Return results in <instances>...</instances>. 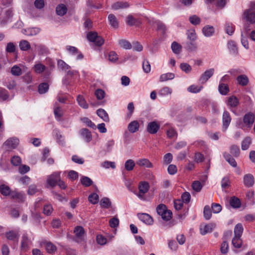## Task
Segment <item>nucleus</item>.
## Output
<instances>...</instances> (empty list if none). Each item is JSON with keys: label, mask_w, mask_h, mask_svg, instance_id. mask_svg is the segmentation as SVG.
<instances>
[{"label": "nucleus", "mask_w": 255, "mask_h": 255, "mask_svg": "<svg viewBox=\"0 0 255 255\" xmlns=\"http://www.w3.org/2000/svg\"><path fill=\"white\" fill-rule=\"evenodd\" d=\"M242 19L245 22L244 30L248 33L251 29L250 25L255 24V11L253 8L245 10L243 13Z\"/></svg>", "instance_id": "nucleus-1"}, {"label": "nucleus", "mask_w": 255, "mask_h": 255, "mask_svg": "<svg viewBox=\"0 0 255 255\" xmlns=\"http://www.w3.org/2000/svg\"><path fill=\"white\" fill-rule=\"evenodd\" d=\"M255 121V115L252 113L249 112L246 114L243 118V121L239 123V127L243 130L250 128Z\"/></svg>", "instance_id": "nucleus-2"}, {"label": "nucleus", "mask_w": 255, "mask_h": 255, "mask_svg": "<svg viewBox=\"0 0 255 255\" xmlns=\"http://www.w3.org/2000/svg\"><path fill=\"white\" fill-rule=\"evenodd\" d=\"M87 39L97 46H101L104 42L103 38L99 36L96 32H89L87 35Z\"/></svg>", "instance_id": "nucleus-3"}, {"label": "nucleus", "mask_w": 255, "mask_h": 255, "mask_svg": "<svg viewBox=\"0 0 255 255\" xmlns=\"http://www.w3.org/2000/svg\"><path fill=\"white\" fill-rule=\"evenodd\" d=\"M60 178V172H56L49 175L47 179L48 185L51 187H54L57 183Z\"/></svg>", "instance_id": "nucleus-4"}, {"label": "nucleus", "mask_w": 255, "mask_h": 255, "mask_svg": "<svg viewBox=\"0 0 255 255\" xmlns=\"http://www.w3.org/2000/svg\"><path fill=\"white\" fill-rule=\"evenodd\" d=\"M19 144V140L16 137H11L7 139L3 143V145L7 149L15 148Z\"/></svg>", "instance_id": "nucleus-5"}, {"label": "nucleus", "mask_w": 255, "mask_h": 255, "mask_svg": "<svg viewBox=\"0 0 255 255\" xmlns=\"http://www.w3.org/2000/svg\"><path fill=\"white\" fill-rule=\"evenodd\" d=\"M214 73V69L210 68L206 70L199 78V82L201 84L205 83L208 79L212 76Z\"/></svg>", "instance_id": "nucleus-6"}, {"label": "nucleus", "mask_w": 255, "mask_h": 255, "mask_svg": "<svg viewBox=\"0 0 255 255\" xmlns=\"http://www.w3.org/2000/svg\"><path fill=\"white\" fill-rule=\"evenodd\" d=\"M75 240L77 242H81L84 240L85 231L82 227L77 226L75 228Z\"/></svg>", "instance_id": "nucleus-7"}, {"label": "nucleus", "mask_w": 255, "mask_h": 255, "mask_svg": "<svg viewBox=\"0 0 255 255\" xmlns=\"http://www.w3.org/2000/svg\"><path fill=\"white\" fill-rule=\"evenodd\" d=\"M160 125L156 122L153 121L147 124L146 129L149 133L155 134L158 131Z\"/></svg>", "instance_id": "nucleus-8"}, {"label": "nucleus", "mask_w": 255, "mask_h": 255, "mask_svg": "<svg viewBox=\"0 0 255 255\" xmlns=\"http://www.w3.org/2000/svg\"><path fill=\"white\" fill-rule=\"evenodd\" d=\"M137 216L140 221L147 225H151L153 223V218L148 214L140 213Z\"/></svg>", "instance_id": "nucleus-9"}, {"label": "nucleus", "mask_w": 255, "mask_h": 255, "mask_svg": "<svg viewBox=\"0 0 255 255\" xmlns=\"http://www.w3.org/2000/svg\"><path fill=\"white\" fill-rule=\"evenodd\" d=\"M243 183L247 187H252L255 183L254 176L250 173L245 174L243 177Z\"/></svg>", "instance_id": "nucleus-10"}, {"label": "nucleus", "mask_w": 255, "mask_h": 255, "mask_svg": "<svg viewBox=\"0 0 255 255\" xmlns=\"http://www.w3.org/2000/svg\"><path fill=\"white\" fill-rule=\"evenodd\" d=\"M66 48L70 54L73 55H77L76 58L77 60H81L83 59V54L80 52H79L78 49L76 47L68 45L66 46Z\"/></svg>", "instance_id": "nucleus-11"}, {"label": "nucleus", "mask_w": 255, "mask_h": 255, "mask_svg": "<svg viewBox=\"0 0 255 255\" xmlns=\"http://www.w3.org/2000/svg\"><path fill=\"white\" fill-rule=\"evenodd\" d=\"M215 224L214 223H209L206 225L200 226V233L204 235L208 233H211L215 228Z\"/></svg>", "instance_id": "nucleus-12"}, {"label": "nucleus", "mask_w": 255, "mask_h": 255, "mask_svg": "<svg viewBox=\"0 0 255 255\" xmlns=\"http://www.w3.org/2000/svg\"><path fill=\"white\" fill-rule=\"evenodd\" d=\"M223 128L224 130H226L231 122V118L229 113L225 111L223 114Z\"/></svg>", "instance_id": "nucleus-13"}, {"label": "nucleus", "mask_w": 255, "mask_h": 255, "mask_svg": "<svg viewBox=\"0 0 255 255\" xmlns=\"http://www.w3.org/2000/svg\"><path fill=\"white\" fill-rule=\"evenodd\" d=\"M80 133L82 137L87 142H90L92 139L91 132L87 128L82 129Z\"/></svg>", "instance_id": "nucleus-14"}, {"label": "nucleus", "mask_w": 255, "mask_h": 255, "mask_svg": "<svg viewBox=\"0 0 255 255\" xmlns=\"http://www.w3.org/2000/svg\"><path fill=\"white\" fill-rule=\"evenodd\" d=\"M46 66L40 62H36L32 69L36 74H41L46 70Z\"/></svg>", "instance_id": "nucleus-15"}, {"label": "nucleus", "mask_w": 255, "mask_h": 255, "mask_svg": "<svg viewBox=\"0 0 255 255\" xmlns=\"http://www.w3.org/2000/svg\"><path fill=\"white\" fill-rule=\"evenodd\" d=\"M20 66L14 65L11 68L10 73L12 75L19 76L22 74V68L20 66L26 68V67L22 64H20Z\"/></svg>", "instance_id": "nucleus-16"}, {"label": "nucleus", "mask_w": 255, "mask_h": 255, "mask_svg": "<svg viewBox=\"0 0 255 255\" xmlns=\"http://www.w3.org/2000/svg\"><path fill=\"white\" fill-rule=\"evenodd\" d=\"M54 114L57 120L60 121L61 118L63 115V112L61 107L58 105V103H55L54 106Z\"/></svg>", "instance_id": "nucleus-17"}, {"label": "nucleus", "mask_w": 255, "mask_h": 255, "mask_svg": "<svg viewBox=\"0 0 255 255\" xmlns=\"http://www.w3.org/2000/svg\"><path fill=\"white\" fill-rule=\"evenodd\" d=\"M6 238L10 241H17L19 235L17 231H10L5 234Z\"/></svg>", "instance_id": "nucleus-18"}, {"label": "nucleus", "mask_w": 255, "mask_h": 255, "mask_svg": "<svg viewBox=\"0 0 255 255\" xmlns=\"http://www.w3.org/2000/svg\"><path fill=\"white\" fill-rule=\"evenodd\" d=\"M53 133L58 144L63 145L65 143L64 137L60 133L59 130L57 129H55L53 131Z\"/></svg>", "instance_id": "nucleus-19"}, {"label": "nucleus", "mask_w": 255, "mask_h": 255, "mask_svg": "<svg viewBox=\"0 0 255 255\" xmlns=\"http://www.w3.org/2000/svg\"><path fill=\"white\" fill-rule=\"evenodd\" d=\"M139 128V124L137 121H133L130 122L128 127V130L131 133L137 131Z\"/></svg>", "instance_id": "nucleus-20"}, {"label": "nucleus", "mask_w": 255, "mask_h": 255, "mask_svg": "<svg viewBox=\"0 0 255 255\" xmlns=\"http://www.w3.org/2000/svg\"><path fill=\"white\" fill-rule=\"evenodd\" d=\"M214 32V28L212 26L206 25L202 29L203 33L206 37L211 36Z\"/></svg>", "instance_id": "nucleus-21"}, {"label": "nucleus", "mask_w": 255, "mask_h": 255, "mask_svg": "<svg viewBox=\"0 0 255 255\" xmlns=\"http://www.w3.org/2000/svg\"><path fill=\"white\" fill-rule=\"evenodd\" d=\"M136 164L140 166H143L146 168L152 167V164L146 158L138 159L136 161Z\"/></svg>", "instance_id": "nucleus-22"}, {"label": "nucleus", "mask_w": 255, "mask_h": 255, "mask_svg": "<svg viewBox=\"0 0 255 255\" xmlns=\"http://www.w3.org/2000/svg\"><path fill=\"white\" fill-rule=\"evenodd\" d=\"M239 104V100L236 96H232L228 98L227 105L231 108H235L238 106Z\"/></svg>", "instance_id": "nucleus-23"}, {"label": "nucleus", "mask_w": 255, "mask_h": 255, "mask_svg": "<svg viewBox=\"0 0 255 255\" xmlns=\"http://www.w3.org/2000/svg\"><path fill=\"white\" fill-rule=\"evenodd\" d=\"M39 32L40 29L36 27L29 28L23 30L22 31L23 34L27 36H34L37 34Z\"/></svg>", "instance_id": "nucleus-24"}, {"label": "nucleus", "mask_w": 255, "mask_h": 255, "mask_svg": "<svg viewBox=\"0 0 255 255\" xmlns=\"http://www.w3.org/2000/svg\"><path fill=\"white\" fill-rule=\"evenodd\" d=\"M67 11V8L64 4H58L56 8V13L60 16L65 15Z\"/></svg>", "instance_id": "nucleus-25"}, {"label": "nucleus", "mask_w": 255, "mask_h": 255, "mask_svg": "<svg viewBox=\"0 0 255 255\" xmlns=\"http://www.w3.org/2000/svg\"><path fill=\"white\" fill-rule=\"evenodd\" d=\"M237 81L238 83L242 86H245L249 83V79L245 75H241L237 77Z\"/></svg>", "instance_id": "nucleus-26"}, {"label": "nucleus", "mask_w": 255, "mask_h": 255, "mask_svg": "<svg viewBox=\"0 0 255 255\" xmlns=\"http://www.w3.org/2000/svg\"><path fill=\"white\" fill-rule=\"evenodd\" d=\"M19 47L21 51H27L31 48L30 43L26 40H21L19 42Z\"/></svg>", "instance_id": "nucleus-27"}, {"label": "nucleus", "mask_w": 255, "mask_h": 255, "mask_svg": "<svg viewBox=\"0 0 255 255\" xmlns=\"http://www.w3.org/2000/svg\"><path fill=\"white\" fill-rule=\"evenodd\" d=\"M172 90L169 87L165 86L161 88L158 92V95L162 97H165L171 95Z\"/></svg>", "instance_id": "nucleus-28"}, {"label": "nucleus", "mask_w": 255, "mask_h": 255, "mask_svg": "<svg viewBox=\"0 0 255 255\" xmlns=\"http://www.w3.org/2000/svg\"><path fill=\"white\" fill-rule=\"evenodd\" d=\"M20 248L23 252H26L28 249V239L26 235H23L22 237Z\"/></svg>", "instance_id": "nucleus-29"}, {"label": "nucleus", "mask_w": 255, "mask_h": 255, "mask_svg": "<svg viewBox=\"0 0 255 255\" xmlns=\"http://www.w3.org/2000/svg\"><path fill=\"white\" fill-rule=\"evenodd\" d=\"M97 114L104 121L107 122L109 121V118L107 112L103 109H99L97 111Z\"/></svg>", "instance_id": "nucleus-30"}, {"label": "nucleus", "mask_w": 255, "mask_h": 255, "mask_svg": "<svg viewBox=\"0 0 255 255\" xmlns=\"http://www.w3.org/2000/svg\"><path fill=\"white\" fill-rule=\"evenodd\" d=\"M149 188V184L145 181L140 182L138 185L139 192L142 193H146L147 192Z\"/></svg>", "instance_id": "nucleus-31"}, {"label": "nucleus", "mask_w": 255, "mask_h": 255, "mask_svg": "<svg viewBox=\"0 0 255 255\" xmlns=\"http://www.w3.org/2000/svg\"><path fill=\"white\" fill-rule=\"evenodd\" d=\"M175 75L173 73H167L160 75L159 81L161 82L172 80L174 78Z\"/></svg>", "instance_id": "nucleus-32"}, {"label": "nucleus", "mask_w": 255, "mask_h": 255, "mask_svg": "<svg viewBox=\"0 0 255 255\" xmlns=\"http://www.w3.org/2000/svg\"><path fill=\"white\" fill-rule=\"evenodd\" d=\"M252 143V139L250 137H246L244 138L241 143V147L242 150H245L248 149Z\"/></svg>", "instance_id": "nucleus-33"}, {"label": "nucleus", "mask_w": 255, "mask_h": 255, "mask_svg": "<svg viewBox=\"0 0 255 255\" xmlns=\"http://www.w3.org/2000/svg\"><path fill=\"white\" fill-rule=\"evenodd\" d=\"M77 101L79 105L82 108L87 109L88 108V104L87 103L84 98L81 95H78Z\"/></svg>", "instance_id": "nucleus-34"}, {"label": "nucleus", "mask_w": 255, "mask_h": 255, "mask_svg": "<svg viewBox=\"0 0 255 255\" xmlns=\"http://www.w3.org/2000/svg\"><path fill=\"white\" fill-rule=\"evenodd\" d=\"M230 205L234 208H238L241 206V201L240 199L237 197H233L230 200Z\"/></svg>", "instance_id": "nucleus-35"}, {"label": "nucleus", "mask_w": 255, "mask_h": 255, "mask_svg": "<svg viewBox=\"0 0 255 255\" xmlns=\"http://www.w3.org/2000/svg\"><path fill=\"white\" fill-rule=\"evenodd\" d=\"M228 48L232 54H236L237 53V47L234 41L232 40L228 41Z\"/></svg>", "instance_id": "nucleus-36"}, {"label": "nucleus", "mask_w": 255, "mask_h": 255, "mask_svg": "<svg viewBox=\"0 0 255 255\" xmlns=\"http://www.w3.org/2000/svg\"><path fill=\"white\" fill-rule=\"evenodd\" d=\"M224 156L226 161L233 167H236L237 166V163L235 159L233 158L231 155L228 153H225Z\"/></svg>", "instance_id": "nucleus-37"}, {"label": "nucleus", "mask_w": 255, "mask_h": 255, "mask_svg": "<svg viewBox=\"0 0 255 255\" xmlns=\"http://www.w3.org/2000/svg\"><path fill=\"white\" fill-rule=\"evenodd\" d=\"M218 89L220 93L223 95H227L229 91L228 86L223 83H220Z\"/></svg>", "instance_id": "nucleus-38"}, {"label": "nucleus", "mask_w": 255, "mask_h": 255, "mask_svg": "<svg viewBox=\"0 0 255 255\" xmlns=\"http://www.w3.org/2000/svg\"><path fill=\"white\" fill-rule=\"evenodd\" d=\"M108 20L109 21L110 25L112 27L115 28L118 27V22L117 21V18L114 14H109L108 16Z\"/></svg>", "instance_id": "nucleus-39"}, {"label": "nucleus", "mask_w": 255, "mask_h": 255, "mask_svg": "<svg viewBox=\"0 0 255 255\" xmlns=\"http://www.w3.org/2000/svg\"><path fill=\"white\" fill-rule=\"evenodd\" d=\"M128 6V4L127 2L123 1L117 2L112 5V8L115 10L119 9L120 8H127Z\"/></svg>", "instance_id": "nucleus-40"}, {"label": "nucleus", "mask_w": 255, "mask_h": 255, "mask_svg": "<svg viewBox=\"0 0 255 255\" xmlns=\"http://www.w3.org/2000/svg\"><path fill=\"white\" fill-rule=\"evenodd\" d=\"M100 205L103 208L108 209L111 206V202L108 198L104 197L101 199Z\"/></svg>", "instance_id": "nucleus-41"}, {"label": "nucleus", "mask_w": 255, "mask_h": 255, "mask_svg": "<svg viewBox=\"0 0 255 255\" xmlns=\"http://www.w3.org/2000/svg\"><path fill=\"white\" fill-rule=\"evenodd\" d=\"M119 44L121 47L125 49H130L132 48V45L126 39L120 40L119 41Z\"/></svg>", "instance_id": "nucleus-42"}, {"label": "nucleus", "mask_w": 255, "mask_h": 255, "mask_svg": "<svg viewBox=\"0 0 255 255\" xmlns=\"http://www.w3.org/2000/svg\"><path fill=\"white\" fill-rule=\"evenodd\" d=\"M232 244L235 248H240L242 245L241 237L235 236L232 240Z\"/></svg>", "instance_id": "nucleus-43"}, {"label": "nucleus", "mask_w": 255, "mask_h": 255, "mask_svg": "<svg viewBox=\"0 0 255 255\" xmlns=\"http://www.w3.org/2000/svg\"><path fill=\"white\" fill-rule=\"evenodd\" d=\"M243 230L244 229L242 224L239 223L237 224L234 229L235 236L241 237Z\"/></svg>", "instance_id": "nucleus-44"}, {"label": "nucleus", "mask_w": 255, "mask_h": 255, "mask_svg": "<svg viewBox=\"0 0 255 255\" xmlns=\"http://www.w3.org/2000/svg\"><path fill=\"white\" fill-rule=\"evenodd\" d=\"M134 166L135 163L132 159H128L125 162V167L127 171H129L132 170Z\"/></svg>", "instance_id": "nucleus-45"}, {"label": "nucleus", "mask_w": 255, "mask_h": 255, "mask_svg": "<svg viewBox=\"0 0 255 255\" xmlns=\"http://www.w3.org/2000/svg\"><path fill=\"white\" fill-rule=\"evenodd\" d=\"M225 30L227 34L231 35L235 31V26L230 22H226L225 25Z\"/></svg>", "instance_id": "nucleus-46"}, {"label": "nucleus", "mask_w": 255, "mask_h": 255, "mask_svg": "<svg viewBox=\"0 0 255 255\" xmlns=\"http://www.w3.org/2000/svg\"><path fill=\"white\" fill-rule=\"evenodd\" d=\"M101 166L105 169H108L110 167L112 169L116 168V163L115 162L109 161H105L102 162L101 164Z\"/></svg>", "instance_id": "nucleus-47"}, {"label": "nucleus", "mask_w": 255, "mask_h": 255, "mask_svg": "<svg viewBox=\"0 0 255 255\" xmlns=\"http://www.w3.org/2000/svg\"><path fill=\"white\" fill-rule=\"evenodd\" d=\"M35 47L39 54H44L48 51L47 48L42 44H35Z\"/></svg>", "instance_id": "nucleus-48"}, {"label": "nucleus", "mask_w": 255, "mask_h": 255, "mask_svg": "<svg viewBox=\"0 0 255 255\" xmlns=\"http://www.w3.org/2000/svg\"><path fill=\"white\" fill-rule=\"evenodd\" d=\"M81 183L83 186L85 187H89L93 184V182L89 177L83 176L81 179Z\"/></svg>", "instance_id": "nucleus-49"}, {"label": "nucleus", "mask_w": 255, "mask_h": 255, "mask_svg": "<svg viewBox=\"0 0 255 255\" xmlns=\"http://www.w3.org/2000/svg\"><path fill=\"white\" fill-rule=\"evenodd\" d=\"M99 196L97 193H93L88 197L89 201L93 204H97L99 201Z\"/></svg>", "instance_id": "nucleus-50"}, {"label": "nucleus", "mask_w": 255, "mask_h": 255, "mask_svg": "<svg viewBox=\"0 0 255 255\" xmlns=\"http://www.w3.org/2000/svg\"><path fill=\"white\" fill-rule=\"evenodd\" d=\"M189 20L192 24L194 25H198L201 22V19L196 15L190 16Z\"/></svg>", "instance_id": "nucleus-51"}, {"label": "nucleus", "mask_w": 255, "mask_h": 255, "mask_svg": "<svg viewBox=\"0 0 255 255\" xmlns=\"http://www.w3.org/2000/svg\"><path fill=\"white\" fill-rule=\"evenodd\" d=\"M9 97L7 91L0 87V101H4L6 100Z\"/></svg>", "instance_id": "nucleus-52"}, {"label": "nucleus", "mask_w": 255, "mask_h": 255, "mask_svg": "<svg viewBox=\"0 0 255 255\" xmlns=\"http://www.w3.org/2000/svg\"><path fill=\"white\" fill-rule=\"evenodd\" d=\"M180 68L183 72L186 73H189L192 70L191 66L186 63H182L180 65Z\"/></svg>", "instance_id": "nucleus-53"}, {"label": "nucleus", "mask_w": 255, "mask_h": 255, "mask_svg": "<svg viewBox=\"0 0 255 255\" xmlns=\"http://www.w3.org/2000/svg\"><path fill=\"white\" fill-rule=\"evenodd\" d=\"M48 89V84L46 83H43L39 85L38 92L40 94H44L47 92Z\"/></svg>", "instance_id": "nucleus-54"}, {"label": "nucleus", "mask_w": 255, "mask_h": 255, "mask_svg": "<svg viewBox=\"0 0 255 255\" xmlns=\"http://www.w3.org/2000/svg\"><path fill=\"white\" fill-rule=\"evenodd\" d=\"M204 216L206 220H209L212 217V213L210 210V207L208 205H206L204 208Z\"/></svg>", "instance_id": "nucleus-55"}, {"label": "nucleus", "mask_w": 255, "mask_h": 255, "mask_svg": "<svg viewBox=\"0 0 255 255\" xmlns=\"http://www.w3.org/2000/svg\"><path fill=\"white\" fill-rule=\"evenodd\" d=\"M203 89L202 86H198L195 85H192L187 88L188 92L193 93H197L199 92Z\"/></svg>", "instance_id": "nucleus-56"}, {"label": "nucleus", "mask_w": 255, "mask_h": 255, "mask_svg": "<svg viewBox=\"0 0 255 255\" xmlns=\"http://www.w3.org/2000/svg\"><path fill=\"white\" fill-rule=\"evenodd\" d=\"M171 49L175 54H179L181 49V46L176 42H173L171 44Z\"/></svg>", "instance_id": "nucleus-57"}, {"label": "nucleus", "mask_w": 255, "mask_h": 255, "mask_svg": "<svg viewBox=\"0 0 255 255\" xmlns=\"http://www.w3.org/2000/svg\"><path fill=\"white\" fill-rule=\"evenodd\" d=\"M45 249L49 253H53L56 250V247L55 245L50 242H47L45 245Z\"/></svg>", "instance_id": "nucleus-58"}, {"label": "nucleus", "mask_w": 255, "mask_h": 255, "mask_svg": "<svg viewBox=\"0 0 255 255\" xmlns=\"http://www.w3.org/2000/svg\"><path fill=\"white\" fill-rule=\"evenodd\" d=\"M192 187L195 191L198 192L202 189V185L199 181H194L192 183Z\"/></svg>", "instance_id": "nucleus-59"}, {"label": "nucleus", "mask_w": 255, "mask_h": 255, "mask_svg": "<svg viewBox=\"0 0 255 255\" xmlns=\"http://www.w3.org/2000/svg\"><path fill=\"white\" fill-rule=\"evenodd\" d=\"M81 121L83 123L86 124V125L93 129L96 128V125L88 118H83L81 119Z\"/></svg>", "instance_id": "nucleus-60"}, {"label": "nucleus", "mask_w": 255, "mask_h": 255, "mask_svg": "<svg viewBox=\"0 0 255 255\" xmlns=\"http://www.w3.org/2000/svg\"><path fill=\"white\" fill-rule=\"evenodd\" d=\"M57 65L58 68L62 70H67L70 68V66L66 64L63 60H58L57 61Z\"/></svg>", "instance_id": "nucleus-61"}, {"label": "nucleus", "mask_w": 255, "mask_h": 255, "mask_svg": "<svg viewBox=\"0 0 255 255\" xmlns=\"http://www.w3.org/2000/svg\"><path fill=\"white\" fill-rule=\"evenodd\" d=\"M187 37L191 41H195L197 37L194 29H190L187 31Z\"/></svg>", "instance_id": "nucleus-62"}, {"label": "nucleus", "mask_w": 255, "mask_h": 255, "mask_svg": "<svg viewBox=\"0 0 255 255\" xmlns=\"http://www.w3.org/2000/svg\"><path fill=\"white\" fill-rule=\"evenodd\" d=\"M16 49V46L13 42H8L6 46L5 50L8 53L14 52Z\"/></svg>", "instance_id": "nucleus-63"}, {"label": "nucleus", "mask_w": 255, "mask_h": 255, "mask_svg": "<svg viewBox=\"0 0 255 255\" xmlns=\"http://www.w3.org/2000/svg\"><path fill=\"white\" fill-rule=\"evenodd\" d=\"M231 153L235 157L238 156L240 154V149L237 145H233L230 148Z\"/></svg>", "instance_id": "nucleus-64"}]
</instances>
